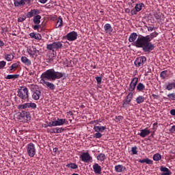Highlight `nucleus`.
Here are the masks:
<instances>
[{"label":"nucleus","mask_w":175,"mask_h":175,"mask_svg":"<svg viewBox=\"0 0 175 175\" xmlns=\"http://www.w3.org/2000/svg\"><path fill=\"white\" fill-rule=\"evenodd\" d=\"M25 3L29 5V3H31V0H24V5H25Z\"/></svg>","instance_id":"58"},{"label":"nucleus","mask_w":175,"mask_h":175,"mask_svg":"<svg viewBox=\"0 0 175 175\" xmlns=\"http://www.w3.org/2000/svg\"><path fill=\"white\" fill-rule=\"evenodd\" d=\"M104 30L105 33H109V35H111V32H113V27L109 23H106L104 25Z\"/></svg>","instance_id":"21"},{"label":"nucleus","mask_w":175,"mask_h":175,"mask_svg":"<svg viewBox=\"0 0 175 175\" xmlns=\"http://www.w3.org/2000/svg\"><path fill=\"white\" fill-rule=\"evenodd\" d=\"M80 158L82 162H85V163H88V162H92V157L90 155L88 152L82 153V154L80 156Z\"/></svg>","instance_id":"15"},{"label":"nucleus","mask_w":175,"mask_h":175,"mask_svg":"<svg viewBox=\"0 0 175 175\" xmlns=\"http://www.w3.org/2000/svg\"><path fill=\"white\" fill-rule=\"evenodd\" d=\"M166 76H167V70H163L160 73V77L163 79V80H165L166 79Z\"/></svg>","instance_id":"40"},{"label":"nucleus","mask_w":175,"mask_h":175,"mask_svg":"<svg viewBox=\"0 0 175 175\" xmlns=\"http://www.w3.org/2000/svg\"><path fill=\"white\" fill-rule=\"evenodd\" d=\"M20 77V75H8L7 77H5V79L7 80H16V79H18Z\"/></svg>","instance_id":"32"},{"label":"nucleus","mask_w":175,"mask_h":175,"mask_svg":"<svg viewBox=\"0 0 175 175\" xmlns=\"http://www.w3.org/2000/svg\"><path fill=\"white\" fill-rule=\"evenodd\" d=\"M170 114L171 116H175V109H171Z\"/></svg>","instance_id":"57"},{"label":"nucleus","mask_w":175,"mask_h":175,"mask_svg":"<svg viewBox=\"0 0 175 175\" xmlns=\"http://www.w3.org/2000/svg\"><path fill=\"white\" fill-rule=\"evenodd\" d=\"M40 28V25H36L33 27V29L36 31V29H39Z\"/></svg>","instance_id":"55"},{"label":"nucleus","mask_w":175,"mask_h":175,"mask_svg":"<svg viewBox=\"0 0 175 175\" xmlns=\"http://www.w3.org/2000/svg\"><path fill=\"white\" fill-rule=\"evenodd\" d=\"M116 121H121L124 120V117L119 116H116Z\"/></svg>","instance_id":"51"},{"label":"nucleus","mask_w":175,"mask_h":175,"mask_svg":"<svg viewBox=\"0 0 175 175\" xmlns=\"http://www.w3.org/2000/svg\"><path fill=\"white\" fill-rule=\"evenodd\" d=\"M160 170L163 172L161 175H172V171L166 167L161 166Z\"/></svg>","instance_id":"23"},{"label":"nucleus","mask_w":175,"mask_h":175,"mask_svg":"<svg viewBox=\"0 0 175 175\" xmlns=\"http://www.w3.org/2000/svg\"><path fill=\"white\" fill-rule=\"evenodd\" d=\"M27 18H23V17H20V18H18V23H23V21H25V19H26Z\"/></svg>","instance_id":"52"},{"label":"nucleus","mask_w":175,"mask_h":175,"mask_svg":"<svg viewBox=\"0 0 175 175\" xmlns=\"http://www.w3.org/2000/svg\"><path fill=\"white\" fill-rule=\"evenodd\" d=\"M30 38L31 39H36V40H42V36L39 33H36L35 32L30 33L29 34Z\"/></svg>","instance_id":"26"},{"label":"nucleus","mask_w":175,"mask_h":175,"mask_svg":"<svg viewBox=\"0 0 175 175\" xmlns=\"http://www.w3.org/2000/svg\"><path fill=\"white\" fill-rule=\"evenodd\" d=\"M132 99H133V93L129 92L126 96V99L123 100L122 107L124 109H128L129 105H131V102H132Z\"/></svg>","instance_id":"10"},{"label":"nucleus","mask_w":175,"mask_h":175,"mask_svg":"<svg viewBox=\"0 0 175 175\" xmlns=\"http://www.w3.org/2000/svg\"><path fill=\"white\" fill-rule=\"evenodd\" d=\"M152 96L154 98V99H159V96L157 94H152Z\"/></svg>","instance_id":"56"},{"label":"nucleus","mask_w":175,"mask_h":175,"mask_svg":"<svg viewBox=\"0 0 175 175\" xmlns=\"http://www.w3.org/2000/svg\"><path fill=\"white\" fill-rule=\"evenodd\" d=\"M64 27V21H62V17L59 16L55 25V28H62Z\"/></svg>","instance_id":"27"},{"label":"nucleus","mask_w":175,"mask_h":175,"mask_svg":"<svg viewBox=\"0 0 175 175\" xmlns=\"http://www.w3.org/2000/svg\"><path fill=\"white\" fill-rule=\"evenodd\" d=\"M5 46V42L0 40V47H3Z\"/></svg>","instance_id":"59"},{"label":"nucleus","mask_w":175,"mask_h":175,"mask_svg":"<svg viewBox=\"0 0 175 175\" xmlns=\"http://www.w3.org/2000/svg\"><path fill=\"white\" fill-rule=\"evenodd\" d=\"M145 98L143 96H139L138 97H137L136 98V102L137 103V105H140L141 103H143L145 100Z\"/></svg>","instance_id":"36"},{"label":"nucleus","mask_w":175,"mask_h":175,"mask_svg":"<svg viewBox=\"0 0 175 175\" xmlns=\"http://www.w3.org/2000/svg\"><path fill=\"white\" fill-rule=\"evenodd\" d=\"M62 46L63 44L62 42L56 41L53 42L52 44H47L46 49L54 53V50H59V49H62Z\"/></svg>","instance_id":"6"},{"label":"nucleus","mask_w":175,"mask_h":175,"mask_svg":"<svg viewBox=\"0 0 175 175\" xmlns=\"http://www.w3.org/2000/svg\"><path fill=\"white\" fill-rule=\"evenodd\" d=\"M137 83H139V78L134 77L132 79L128 88L130 92H133V91H135V90L136 89V85H137Z\"/></svg>","instance_id":"12"},{"label":"nucleus","mask_w":175,"mask_h":175,"mask_svg":"<svg viewBox=\"0 0 175 175\" xmlns=\"http://www.w3.org/2000/svg\"><path fill=\"white\" fill-rule=\"evenodd\" d=\"M131 152L133 155H136L137 154V146H135L131 148Z\"/></svg>","instance_id":"43"},{"label":"nucleus","mask_w":175,"mask_h":175,"mask_svg":"<svg viewBox=\"0 0 175 175\" xmlns=\"http://www.w3.org/2000/svg\"><path fill=\"white\" fill-rule=\"evenodd\" d=\"M116 173H122V172H126V167L122 165H118L115 166Z\"/></svg>","instance_id":"24"},{"label":"nucleus","mask_w":175,"mask_h":175,"mask_svg":"<svg viewBox=\"0 0 175 175\" xmlns=\"http://www.w3.org/2000/svg\"><path fill=\"white\" fill-rule=\"evenodd\" d=\"M21 61L22 64H24V65H26L27 66H31V65H32V62H31V59H28L25 56H22L21 57Z\"/></svg>","instance_id":"19"},{"label":"nucleus","mask_w":175,"mask_h":175,"mask_svg":"<svg viewBox=\"0 0 175 175\" xmlns=\"http://www.w3.org/2000/svg\"><path fill=\"white\" fill-rule=\"evenodd\" d=\"M103 135L100 133L96 132L94 135V137L95 139H100V137H102Z\"/></svg>","instance_id":"44"},{"label":"nucleus","mask_w":175,"mask_h":175,"mask_svg":"<svg viewBox=\"0 0 175 175\" xmlns=\"http://www.w3.org/2000/svg\"><path fill=\"white\" fill-rule=\"evenodd\" d=\"M36 107H37V105H36V103H26L18 105L17 109H18V110H25V109H31L33 110H35Z\"/></svg>","instance_id":"8"},{"label":"nucleus","mask_w":175,"mask_h":175,"mask_svg":"<svg viewBox=\"0 0 175 175\" xmlns=\"http://www.w3.org/2000/svg\"><path fill=\"white\" fill-rule=\"evenodd\" d=\"M6 66V62L1 61L0 62V69H3Z\"/></svg>","instance_id":"45"},{"label":"nucleus","mask_w":175,"mask_h":175,"mask_svg":"<svg viewBox=\"0 0 175 175\" xmlns=\"http://www.w3.org/2000/svg\"><path fill=\"white\" fill-rule=\"evenodd\" d=\"M90 124H95V125H98V124H99V120H92V121H90Z\"/></svg>","instance_id":"50"},{"label":"nucleus","mask_w":175,"mask_h":175,"mask_svg":"<svg viewBox=\"0 0 175 175\" xmlns=\"http://www.w3.org/2000/svg\"><path fill=\"white\" fill-rule=\"evenodd\" d=\"M143 8H144V3H137L135 6V8L131 10V16H135L137 14V13H139V12H140L143 9Z\"/></svg>","instance_id":"11"},{"label":"nucleus","mask_w":175,"mask_h":175,"mask_svg":"<svg viewBox=\"0 0 175 175\" xmlns=\"http://www.w3.org/2000/svg\"><path fill=\"white\" fill-rule=\"evenodd\" d=\"M94 132H98L100 133H102L103 132H105L106 130V126H96L94 125L93 128Z\"/></svg>","instance_id":"22"},{"label":"nucleus","mask_w":175,"mask_h":175,"mask_svg":"<svg viewBox=\"0 0 175 175\" xmlns=\"http://www.w3.org/2000/svg\"><path fill=\"white\" fill-rule=\"evenodd\" d=\"M67 114H68V116H73V111H69L68 112H67Z\"/></svg>","instance_id":"61"},{"label":"nucleus","mask_w":175,"mask_h":175,"mask_svg":"<svg viewBox=\"0 0 175 175\" xmlns=\"http://www.w3.org/2000/svg\"><path fill=\"white\" fill-rule=\"evenodd\" d=\"M170 132L171 133H174V132H175V125H174V126H172L171 127V129H170Z\"/></svg>","instance_id":"53"},{"label":"nucleus","mask_w":175,"mask_h":175,"mask_svg":"<svg viewBox=\"0 0 175 175\" xmlns=\"http://www.w3.org/2000/svg\"><path fill=\"white\" fill-rule=\"evenodd\" d=\"M147 62V57L145 56L138 57L134 62L135 66L140 68L144 66V64Z\"/></svg>","instance_id":"9"},{"label":"nucleus","mask_w":175,"mask_h":175,"mask_svg":"<svg viewBox=\"0 0 175 175\" xmlns=\"http://www.w3.org/2000/svg\"><path fill=\"white\" fill-rule=\"evenodd\" d=\"M151 133V131L150 130H147V129H142L141 130V132L139 134V136H141V137H146V136H148V135H150Z\"/></svg>","instance_id":"28"},{"label":"nucleus","mask_w":175,"mask_h":175,"mask_svg":"<svg viewBox=\"0 0 175 175\" xmlns=\"http://www.w3.org/2000/svg\"><path fill=\"white\" fill-rule=\"evenodd\" d=\"M5 105H7V106H9L10 105V103H9V100H5Z\"/></svg>","instance_id":"62"},{"label":"nucleus","mask_w":175,"mask_h":175,"mask_svg":"<svg viewBox=\"0 0 175 175\" xmlns=\"http://www.w3.org/2000/svg\"><path fill=\"white\" fill-rule=\"evenodd\" d=\"M139 163H147V165H152V160L146 158L139 160Z\"/></svg>","instance_id":"31"},{"label":"nucleus","mask_w":175,"mask_h":175,"mask_svg":"<svg viewBox=\"0 0 175 175\" xmlns=\"http://www.w3.org/2000/svg\"><path fill=\"white\" fill-rule=\"evenodd\" d=\"M65 129L64 128H54V129H48V133H62Z\"/></svg>","instance_id":"17"},{"label":"nucleus","mask_w":175,"mask_h":175,"mask_svg":"<svg viewBox=\"0 0 175 175\" xmlns=\"http://www.w3.org/2000/svg\"><path fill=\"white\" fill-rule=\"evenodd\" d=\"M96 80L97 84L102 83V77H96Z\"/></svg>","instance_id":"48"},{"label":"nucleus","mask_w":175,"mask_h":175,"mask_svg":"<svg viewBox=\"0 0 175 175\" xmlns=\"http://www.w3.org/2000/svg\"><path fill=\"white\" fill-rule=\"evenodd\" d=\"M14 5L16 8L24 6V0H14Z\"/></svg>","instance_id":"34"},{"label":"nucleus","mask_w":175,"mask_h":175,"mask_svg":"<svg viewBox=\"0 0 175 175\" xmlns=\"http://www.w3.org/2000/svg\"><path fill=\"white\" fill-rule=\"evenodd\" d=\"M18 117L25 121H31V113L27 111H22L19 113Z\"/></svg>","instance_id":"14"},{"label":"nucleus","mask_w":175,"mask_h":175,"mask_svg":"<svg viewBox=\"0 0 175 175\" xmlns=\"http://www.w3.org/2000/svg\"><path fill=\"white\" fill-rule=\"evenodd\" d=\"M48 126H49L50 128L53 127V126H55V123L54 121L52 122H49L47 124Z\"/></svg>","instance_id":"49"},{"label":"nucleus","mask_w":175,"mask_h":175,"mask_svg":"<svg viewBox=\"0 0 175 175\" xmlns=\"http://www.w3.org/2000/svg\"><path fill=\"white\" fill-rule=\"evenodd\" d=\"M93 170L96 174H102V167L99 165V164L95 163L93 165Z\"/></svg>","instance_id":"18"},{"label":"nucleus","mask_w":175,"mask_h":175,"mask_svg":"<svg viewBox=\"0 0 175 175\" xmlns=\"http://www.w3.org/2000/svg\"><path fill=\"white\" fill-rule=\"evenodd\" d=\"M40 18H42V16L40 15H36L34 16L33 21L35 24H40Z\"/></svg>","instance_id":"37"},{"label":"nucleus","mask_w":175,"mask_h":175,"mask_svg":"<svg viewBox=\"0 0 175 175\" xmlns=\"http://www.w3.org/2000/svg\"><path fill=\"white\" fill-rule=\"evenodd\" d=\"M147 73H152V70H151V68H148Z\"/></svg>","instance_id":"63"},{"label":"nucleus","mask_w":175,"mask_h":175,"mask_svg":"<svg viewBox=\"0 0 175 175\" xmlns=\"http://www.w3.org/2000/svg\"><path fill=\"white\" fill-rule=\"evenodd\" d=\"M30 88L33 92L31 95L32 99L34 100H39L40 99V96H42V92L39 90L38 85H31Z\"/></svg>","instance_id":"4"},{"label":"nucleus","mask_w":175,"mask_h":175,"mask_svg":"<svg viewBox=\"0 0 175 175\" xmlns=\"http://www.w3.org/2000/svg\"><path fill=\"white\" fill-rule=\"evenodd\" d=\"M161 159H162V155H161V154L159 153H156L153 155V161H161Z\"/></svg>","instance_id":"38"},{"label":"nucleus","mask_w":175,"mask_h":175,"mask_svg":"<svg viewBox=\"0 0 175 175\" xmlns=\"http://www.w3.org/2000/svg\"><path fill=\"white\" fill-rule=\"evenodd\" d=\"M67 167H70V169H77L78 165L76 163H69L66 165Z\"/></svg>","instance_id":"41"},{"label":"nucleus","mask_w":175,"mask_h":175,"mask_svg":"<svg viewBox=\"0 0 175 175\" xmlns=\"http://www.w3.org/2000/svg\"><path fill=\"white\" fill-rule=\"evenodd\" d=\"M14 58V56L12 54H7L5 55V59L6 61H12V59Z\"/></svg>","instance_id":"39"},{"label":"nucleus","mask_w":175,"mask_h":175,"mask_svg":"<svg viewBox=\"0 0 175 175\" xmlns=\"http://www.w3.org/2000/svg\"><path fill=\"white\" fill-rule=\"evenodd\" d=\"M136 39H137V33H132L129 38V42H130V43H133V44H135V40H136Z\"/></svg>","instance_id":"25"},{"label":"nucleus","mask_w":175,"mask_h":175,"mask_svg":"<svg viewBox=\"0 0 175 175\" xmlns=\"http://www.w3.org/2000/svg\"><path fill=\"white\" fill-rule=\"evenodd\" d=\"M158 35L159 33L157 31H154L146 36H141L135 41L133 46L137 49H142L144 53H150L155 49V46L151 42V40H152L154 38H157Z\"/></svg>","instance_id":"1"},{"label":"nucleus","mask_w":175,"mask_h":175,"mask_svg":"<svg viewBox=\"0 0 175 175\" xmlns=\"http://www.w3.org/2000/svg\"><path fill=\"white\" fill-rule=\"evenodd\" d=\"M96 158L98 161H100V162H105L106 160V155L103 153H100Z\"/></svg>","instance_id":"35"},{"label":"nucleus","mask_w":175,"mask_h":175,"mask_svg":"<svg viewBox=\"0 0 175 175\" xmlns=\"http://www.w3.org/2000/svg\"><path fill=\"white\" fill-rule=\"evenodd\" d=\"M26 150L27 155H29L30 158H33V157H35L36 154V147L33 143L28 144L26 146Z\"/></svg>","instance_id":"5"},{"label":"nucleus","mask_w":175,"mask_h":175,"mask_svg":"<svg viewBox=\"0 0 175 175\" xmlns=\"http://www.w3.org/2000/svg\"><path fill=\"white\" fill-rule=\"evenodd\" d=\"M147 28L148 32H152V31H154V27H148Z\"/></svg>","instance_id":"54"},{"label":"nucleus","mask_w":175,"mask_h":175,"mask_svg":"<svg viewBox=\"0 0 175 175\" xmlns=\"http://www.w3.org/2000/svg\"><path fill=\"white\" fill-rule=\"evenodd\" d=\"M17 96L23 103L28 101V99H29V90H28V88L22 86L18 88Z\"/></svg>","instance_id":"3"},{"label":"nucleus","mask_w":175,"mask_h":175,"mask_svg":"<svg viewBox=\"0 0 175 175\" xmlns=\"http://www.w3.org/2000/svg\"><path fill=\"white\" fill-rule=\"evenodd\" d=\"M65 73L55 71L54 69H49L43 72L41 75V80H48L49 81H55L62 79Z\"/></svg>","instance_id":"2"},{"label":"nucleus","mask_w":175,"mask_h":175,"mask_svg":"<svg viewBox=\"0 0 175 175\" xmlns=\"http://www.w3.org/2000/svg\"><path fill=\"white\" fill-rule=\"evenodd\" d=\"M173 88L175 89V82H169L165 87V90L167 91H172Z\"/></svg>","instance_id":"33"},{"label":"nucleus","mask_w":175,"mask_h":175,"mask_svg":"<svg viewBox=\"0 0 175 175\" xmlns=\"http://www.w3.org/2000/svg\"><path fill=\"white\" fill-rule=\"evenodd\" d=\"M36 14H39V10H33L29 12L27 14V18H31V17H33Z\"/></svg>","instance_id":"29"},{"label":"nucleus","mask_w":175,"mask_h":175,"mask_svg":"<svg viewBox=\"0 0 175 175\" xmlns=\"http://www.w3.org/2000/svg\"><path fill=\"white\" fill-rule=\"evenodd\" d=\"M49 0H38V2H40V3H46Z\"/></svg>","instance_id":"60"},{"label":"nucleus","mask_w":175,"mask_h":175,"mask_svg":"<svg viewBox=\"0 0 175 175\" xmlns=\"http://www.w3.org/2000/svg\"><path fill=\"white\" fill-rule=\"evenodd\" d=\"M27 53L31 58H36L39 55V50L36 49V46H31L27 49Z\"/></svg>","instance_id":"7"},{"label":"nucleus","mask_w":175,"mask_h":175,"mask_svg":"<svg viewBox=\"0 0 175 175\" xmlns=\"http://www.w3.org/2000/svg\"><path fill=\"white\" fill-rule=\"evenodd\" d=\"M40 83L43 84V85H46L49 90H53L55 88V85L51 82H49L47 81H44V79H40Z\"/></svg>","instance_id":"16"},{"label":"nucleus","mask_w":175,"mask_h":175,"mask_svg":"<svg viewBox=\"0 0 175 175\" xmlns=\"http://www.w3.org/2000/svg\"><path fill=\"white\" fill-rule=\"evenodd\" d=\"M136 88L138 92H143V91L146 90V85H144L143 83H139Z\"/></svg>","instance_id":"30"},{"label":"nucleus","mask_w":175,"mask_h":175,"mask_svg":"<svg viewBox=\"0 0 175 175\" xmlns=\"http://www.w3.org/2000/svg\"><path fill=\"white\" fill-rule=\"evenodd\" d=\"M167 98H169L170 99H172V100H174V99H175V94L174 93L169 94L167 95Z\"/></svg>","instance_id":"46"},{"label":"nucleus","mask_w":175,"mask_h":175,"mask_svg":"<svg viewBox=\"0 0 175 175\" xmlns=\"http://www.w3.org/2000/svg\"><path fill=\"white\" fill-rule=\"evenodd\" d=\"M77 32L72 31L68 33H67L64 38L65 39H67V40H68L69 42H73L75 40H76V39H77Z\"/></svg>","instance_id":"13"},{"label":"nucleus","mask_w":175,"mask_h":175,"mask_svg":"<svg viewBox=\"0 0 175 175\" xmlns=\"http://www.w3.org/2000/svg\"><path fill=\"white\" fill-rule=\"evenodd\" d=\"M57 151H58V148H54L53 152H57Z\"/></svg>","instance_id":"64"},{"label":"nucleus","mask_w":175,"mask_h":175,"mask_svg":"<svg viewBox=\"0 0 175 175\" xmlns=\"http://www.w3.org/2000/svg\"><path fill=\"white\" fill-rule=\"evenodd\" d=\"M55 126H61L66 123V119L65 118H57V120H55Z\"/></svg>","instance_id":"20"},{"label":"nucleus","mask_w":175,"mask_h":175,"mask_svg":"<svg viewBox=\"0 0 175 175\" xmlns=\"http://www.w3.org/2000/svg\"><path fill=\"white\" fill-rule=\"evenodd\" d=\"M154 17L156 18V20H161V17H162V13L156 12L154 14Z\"/></svg>","instance_id":"42"},{"label":"nucleus","mask_w":175,"mask_h":175,"mask_svg":"<svg viewBox=\"0 0 175 175\" xmlns=\"http://www.w3.org/2000/svg\"><path fill=\"white\" fill-rule=\"evenodd\" d=\"M10 70H13L14 69H17V68H18V64H17V63H14L11 66H10Z\"/></svg>","instance_id":"47"}]
</instances>
